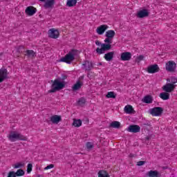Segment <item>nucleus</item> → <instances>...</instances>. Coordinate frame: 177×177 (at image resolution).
Segmentation results:
<instances>
[{
	"label": "nucleus",
	"mask_w": 177,
	"mask_h": 177,
	"mask_svg": "<svg viewBox=\"0 0 177 177\" xmlns=\"http://www.w3.org/2000/svg\"><path fill=\"white\" fill-rule=\"evenodd\" d=\"M53 3H55V1L46 0L44 4V8H52V6H53Z\"/></svg>",
	"instance_id": "nucleus-25"
},
{
	"label": "nucleus",
	"mask_w": 177,
	"mask_h": 177,
	"mask_svg": "<svg viewBox=\"0 0 177 177\" xmlns=\"http://www.w3.org/2000/svg\"><path fill=\"white\" fill-rule=\"evenodd\" d=\"M86 147L87 149H92V147H93V144H92V142H87L86 143Z\"/></svg>",
	"instance_id": "nucleus-39"
},
{
	"label": "nucleus",
	"mask_w": 177,
	"mask_h": 177,
	"mask_svg": "<svg viewBox=\"0 0 177 177\" xmlns=\"http://www.w3.org/2000/svg\"><path fill=\"white\" fill-rule=\"evenodd\" d=\"M26 55L29 56V57H34L35 56V53L33 50H28L26 51Z\"/></svg>",
	"instance_id": "nucleus-29"
},
{
	"label": "nucleus",
	"mask_w": 177,
	"mask_h": 177,
	"mask_svg": "<svg viewBox=\"0 0 177 177\" xmlns=\"http://www.w3.org/2000/svg\"><path fill=\"white\" fill-rule=\"evenodd\" d=\"M148 177H161V174L157 170H150L147 172Z\"/></svg>",
	"instance_id": "nucleus-15"
},
{
	"label": "nucleus",
	"mask_w": 177,
	"mask_h": 177,
	"mask_svg": "<svg viewBox=\"0 0 177 177\" xmlns=\"http://www.w3.org/2000/svg\"><path fill=\"white\" fill-rule=\"evenodd\" d=\"M165 67L167 71H169V73H175L176 70V63L174 61H169L166 64Z\"/></svg>",
	"instance_id": "nucleus-7"
},
{
	"label": "nucleus",
	"mask_w": 177,
	"mask_h": 177,
	"mask_svg": "<svg viewBox=\"0 0 177 177\" xmlns=\"http://www.w3.org/2000/svg\"><path fill=\"white\" fill-rule=\"evenodd\" d=\"M159 97L160 99H162V100H168L169 99V93H168L167 91L160 93Z\"/></svg>",
	"instance_id": "nucleus-21"
},
{
	"label": "nucleus",
	"mask_w": 177,
	"mask_h": 177,
	"mask_svg": "<svg viewBox=\"0 0 177 177\" xmlns=\"http://www.w3.org/2000/svg\"><path fill=\"white\" fill-rule=\"evenodd\" d=\"M163 109L161 107H155L151 109L150 113L151 115L154 117H158L160 114H162Z\"/></svg>",
	"instance_id": "nucleus-11"
},
{
	"label": "nucleus",
	"mask_w": 177,
	"mask_h": 177,
	"mask_svg": "<svg viewBox=\"0 0 177 177\" xmlns=\"http://www.w3.org/2000/svg\"><path fill=\"white\" fill-rule=\"evenodd\" d=\"M167 82H171L170 84H173V85H175L177 82V78L176 77H171L170 79H167Z\"/></svg>",
	"instance_id": "nucleus-32"
},
{
	"label": "nucleus",
	"mask_w": 177,
	"mask_h": 177,
	"mask_svg": "<svg viewBox=\"0 0 177 177\" xmlns=\"http://www.w3.org/2000/svg\"><path fill=\"white\" fill-rule=\"evenodd\" d=\"M145 164V161H139L137 162V165H138L139 167L144 165Z\"/></svg>",
	"instance_id": "nucleus-41"
},
{
	"label": "nucleus",
	"mask_w": 177,
	"mask_h": 177,
	"mask_svg": "<svg viewBox=\"0 0 177 177\" xmlns=\"http://www.w3.org/2000/svg\"><path fill=\"white\" fill-rule=\"evenodd\" d=\"M64 86H66V82H64V81H60L59 79L55 80L52 84V88L49 91V92L50 93H53L57 91L63 89Z\"/></svg>",
	"instance_id": "nucleus-4"
},
{
	"label": "nucleus",
	"mask_w": 177,
	"mask_h": 177,
	"mask_svg": "<svg viewBox=\"0 0 177 177\" xmlns=\"http://www.w3.org/2000/svg\"><path fill=\"white\" fill-rule=\"evenodd\" d=\"M25 165L26 163H24V162H18L13 165V168L17 169L19 168H23Z\"/></svg>",
	"instance_id": "nucleus-26"
},
{
	"label": "nucleus",
	"mask_w": 177,
	"mask_h": 177,
	"mask_svg": "<svg viewBox=\"0 0 177 177\" xmlns=\"http://www.w3.org/2000/svg\"><path fill=\"white\" fill-rule=\"evenodd\" d=\"M131 57L132 54L129 52H124L120 55V59L122 60V62H128L131 60Z\"/></svg>",
	"instance_id": "nucleus-13"
},
{
	"label": "nucleus",
	"mask_w": 177,
	"mask_h": 177,
	"mask_svg": "<svg viewBox=\"0 0 177 177\" xmlns=\"http://www.w3.org/2000/svg\"><path fill=\"white\" fill-rule=\"evenodd\" d=\"M6 80H9V71L6 68H0V84Z\"/></svg>",
	"instance_id": "nucleus-5"
},
{
	"label": "nucleus",
	"mask_w": 177,
	"mask_h": 177,
	"mask_svg": "<svg viewBox=\"0 0 177 177\" xmlns=\"http://www.w3.org/2000/svg\"><path fill=\"white\" fill-rule=\"evenodd\" d=\"M48 35L49 38H52L53 39H57V38L60 37V32H59L58 29L53 28L48 30Z\"/></svg>",
	"instance_id": "nucleus-6"
},
{
	"label": "nucleus",
	"mask_w": 177,
	"mask_h": 177,
	"mask_svg": "<svg viewBox=\"0 0 177 177\" xmlns=\"http://www.w3.org/2000/svg\"><path fill=\"white\" fill-rule=\"evenodd\" d=\"M16 173L15 171H10L8 173V177H16Z\"/></svg>",
	"instance_id": "nucleus-38"
},
{
	"label": "nucleus",
	"mask_w": 177,
	"mask_h": 177,
	"mask_svg": "<svg viewBox=\"0 0 177 177\" xmlns=\"http://www.w3.org/2000/svg\"><path fill=\"white\" fill-rule=\"evenodd\" d=\"M31 171H32V165L31 163H29L28 164V166H27L28 174H30Z\"/></svg>",
	"instance_id": "nucleus-36"
},
{
	"label": "nucleus",
	"mask_w": 177,
	"mask_h": 177,
	"mask_svg": "<svg viewBox=\"0 0 177 177\" xmlns=\"http://www.w3.org/2000/svg\"><path fill=\"white\" fill-rule=\"evenodd\" d=\"M106 97H108V99H115V95H114V92H109L106 95Z\"/></svg>",
	"instance_id": "nucleus-33"
},
{
	"label": "nucleus",
	"mask_w": 177,
	"mask_h": 177,
	"mask_svg": "<svg viewBox=\"0 0 177 177\" xmlns=\"http://www.w3.org/2000/svg\"><path fill=\"white\" fill-rule=\"evenodd\" d=\"M124 112L126 114H135V113H136L135 111V109H133V106H132L131 105H126L124 108Z\"/></svg>",
	"instance_id": "nucleus-14"
},
{
	"label": "nucleus",
	"mask_w": 177,
	"mask_h": 177,
	"mask_svg": "<svg viewBox=\"0 0 177 177\" xmlns=\"http://www.w3.org/2000/svg\"><path fill=\"white\" fill-rule=\"evenodd\" d=\"M82 85V84H81V82H77L75 85H73V90L78 91V89H80V88H81Z\"/></svg>",
	"instance_id": "nucleus-30"
},
{
	"label": "nucleus",
	"mask_w": 177,
	"mask_h": 177,
	"mask_svg": "<svg viewBox=\"0 0 177 177\" xmlns=\"http://www.w3.org/2000/svg\"><path fill=\"white\" fill-rule=\"evenodd\" d=\"M80 51L77 50H72L69 51V53L66 54L65 57L61 58L60 62L67 63V64H71L75 59V57L78 56Z\"/></svg>",
	"instance_id": "nucleus-2"
},
{
	"label": "nucleus",
	"mask_w": 177,
	"mask_h": 177,
	"mask_svg": "<svg viewBox=\"0 0 177 177\" xmlns=\"http://www.w3.org/2000/svg\"><path fill=\"white\" fill-rule=\"evenodd\" d=\"M55 167V165L53 164H50L48 166H46L45 168H44V170L46 171L48 169H52V168H54Z\"/></svg>",
	"instance_id": "nucleus-37"
},
{
	"label": "nucleus",
	"mask_w": 177,
	"mask_h": 177,
	"mask_svg": "<svg viewBox=\"0 0 177 177\" xmlns=\"http://www.w3.org/2000/svg\"><path fill=\"white\" fill-rule=\"evenodd\" d=\"M95 45H97V46H100L101 48L100 49H102V45H103V44H101V42L99 41H96Z\"/></svg>",
	"instance_id": "nucleus-40"
},
{
	"label": "nucleus",
	"mask_w": 177,
	"mask_h": 177,
	"mask_svg": "<svg viewBox=\"0 0 177 177\" xmlns=\"http://www.w3.org/2000/svg\"><path fill=\"white\" fill-rule=\"evenodd\" d=\"M106 39L101 45L102 48H97L96 53L98 55H103L106 51L111 49V44H113V38L115 37V31L113 30H109L105 32Z\"/></svg>",
	"instance_id": "nucleus-1"
},
{
	"label": "nucleus",
	"mask_w": 177,
	"mask_h": 177,
	"mask_svg": "<svg viewBox=\"0 0 177 177\" xmlns=\"http://www.w3.org/2000/svg\"><path fill=\"white\" fill-rule=\"evenodd\" d=\"M175 88H176V85L170 83H167L162 86L163 91H165V92H167V93L172 92Z\"/></svg>",
	"instance_id": "nucleus-10"
},
{
	"label": "nucleus",
	"mask_w": 177,
	"mask_h": 177,
	"mask_svg": "<svg viewBox=\"0 0 177 177\" xmlns=\"http://www.w3.org/2000/svg\"><path fill=\"white\" fill-rule=\"evenodd\" d=\"M120 125H121V123L117 121H114L111 123V127L112 128H120Z\"/></svg>",
	"instance_id": "nucleus-31"
},
{
	"label": "nucleus",
	"mask_w": 177,
	"mask_h": 177,
	"mask_svg": "<svg viewBox=\"0 0 177 177\" xmlns=\"http://www.w3.org/2000/svg\"><path fill=\"white\" fill-rule=\"evenodd\" d=\"M41 2H45V0H40Z\"/></svg>",
	"instance_id": "nucleus-42"
},
{
	"label": "nucleus",
	"mask_w": 177,
	"mask_h": 177,
	"mask_svg": "<svg viewBox=\"0 0 177 177\" xmlns=\"http://www.w3.org/2000/svg\"><path fill=\"white\" fill-rule=\"evenodd\" d=\"M86 100L85 98H80L78 101H77V104L79 106H84V104H85L86 103Z\"/></svg>",
	"instance_id": "nucleus-34"
},
{
	"label": "nucleus",
	"mask_w": 177,
	"mask_h": 177,
	"mask_svg": "<svg viewBox=\"0 0 177 177\" xmlns=\"http://www.w3.org/2000/svg\"><path fill=\"white\" fill-rule=\"evenodd\" d=\"M77 6V1L75 0H67L66 1V6L68 8H74V6Z\"/></svg>",
	"instance_id": "nucleus-23"
},
{
	"label": "nucleus",
	"mask_w": 177,
	"mask_h": 177,
	"mask_svg": "<svg viewBox=\"0 0 177 177\" xmlns=\"http://www.w3.org/2000/svg\"><path fill=\"white\" fill-rule=\"evenodd\" d=\"M92 67H93V65H92V62H90L89 61H85L82 64V68L84 70H86L87 71L91 70Z\"/></svg>",
	"instance_id": "nucleus-19"
},
{
	"label": "nucleus",
	"mask_w": 177,
	"mask_h": 177,
	"mask_svg": "<svg viewBox=\"0 0 177 177\" xmlns=\"http://www.w3.org/2000/svg\"><path fill=\"white\" fill-rule=\"evenodd\" d=\"M142 101L144 102V103H151L153 102V97L150 95H147L143 98Z\"/></svg>",
	"instance_id": "nucleus-27"
},
{
	"label": "nucleus",
	"mask_w": 177,
	"mask_h": 177,
	"mask_svg": "<svg viewBox=\"0 0 177 177\" xmlns=\"http://www.w3.org/2000/svg\"><path fill=\"white\" fill-rule=\"evenodd\" d=\"M145 59V56L143 55H138L136 58V62L137 63H140L142 62V60H143Z\"/></svg>",
	"instance_id": "nucleus-35"
},
{
	"label": "nucleus",
	"mask_w": 177,
	"mask_h": 177,
	"mask_svg": "<svg viewBox=\"0 0 177 177\" xmlns=\"http://www.w3.org/2000/svg\"><path fill=\"white\" fill-rule=\"evenodd\" d=\"M140 131V127L138 125H131L129 126L128 128V131L129 132H132L133 133H136Z\"/></svg>",
	"instance_id": "nucleus-17"
},
{
	"label": "nucleus",
	"mask_w": 177,
	"mask_h": 177,
	"mask_svg": "<svg viewBox=\"0 0 177 177\" xmlns=\"http://www.w3.org/2000/svg\"><path fill=\"white\" fill-rule=\"evenodd\" d=\"M73 125L76 128H80V127L82 125V121H81V120H79V119H74Z\"/></svg>",
	"instance_id": "nucleus-24"
},
{
	"label": "nucleus",
	"mask_w": 177,
	"mask_h": 177,
	"mask_svg": "<svg viewBox=\"0 0 177 177\" xmlns=\"http://www.w3.org/2000/svg\"><path fill=\"white\" fill-rule=\"evenodd\" d=\"M106 30H109V26L103 24L98 26L95 30V32L98 35H103V34L106 32Z\"/></svg>",
	"instance_id": "nucleus-9"
},
{
	"label": "nucleus",
	"mask_w": 177,
	"mask_h": 177,
	"mask_svg": "<svg viewBox=\"0 0 177 177\" xmlns=\"http://www.w3.org/2000/svg\"><path fill=\"white\" fill-rule=\"evenodd\" d=\"M98 177H110V174L106 170H100L97 173Z\"/></svg>",
	"instance_id": "nucleus-22"
},
{
	"label": "nucleus",
	"mask_w": 177,
	"mask_h": 177,
	"mask_svg": "<svg viewBox=\"0 0 177 177\" xmlns=\"http://www.w3.org/2000/svg\"><path fill=\"white\" fill-rule=\"evenodd\" d=\"M24 170L19 169L15 172L16 176H24Z\"/></svg>",
	"instance_id": "nucleus-28"
},
{
	"label": "nucleus",
	"mask_w": 177,
	"mask_h": 177,
	"mask_svg": "<svg viewBox=\"0 0 177 177\" xmlns=\"http://www.w3.org/2000/svg\"><path fill=\"white\" fill-rule=\"evenodd\" d=\"M137 16L138 17H139L140 19H142L143 17H147V16H149V11H147V10H142L138 11V12L137 13Z\"/></svg>",
	"instance_id": "nucleus-18"
},
{
	"label": "nucleus",
	"mask_w": 177,
	"mask_h": 177,
	"mask_svg": "<svg viewBox=\"0 0 177 177\" xmlns=\"http://www.w3.org/2000/svg\"><path fill=\"white\" fill-rule=\"evenodd\" d=\"M8 138L10 142H16L17 140H27V137L21 135V133L16 131L10 132L8 136Z\"/></svg>",
	"instance_id": "nucleus-3"
},
{
	"label": "nucleus",
	"mask_w": 177,
	"mask_h": 177,
	"mask_svg": "<svg viewBox=\"0 0 177 177\" xmlns=\"http://www.w3.org/2000/svg\"><path fill=\"white\" fill-rule=\"evenodd\" d=\"M25 13L27 16H34L37 13V8L34 6H28L25 10Z\"/></svg>",
	"instance_id": "nucleus-12"
},
{
	"label": "nucleus",
	"mask_w": 177,
	"mask_h": 177,
	"mask_svg": "<svg viewBox=\"0 0 177 177\" xmlns=\"http://www.w3.org/2000/svg\"><path fill=\"white\" fill-rule=\"evenodd\" d=\"M104 57L105 60H106V62H111V60H113V58L114 57V52L111 51L106 53Z\"/></svg>",
	"instance_id": "nucleus-20"
},
{
	"label": "nucleus",
	"mask_w": 177,
	"mask_h": 177,
	"mask_svg": "<svg viewBox=\"0 0 177 177\" xmlns=\"http://www.w3.org/2000/svg\"><path fill=\"white\" fill-rule=\"evenodd\" d=\"M50 120L53 124H59L62 121V116L54 115L50 118Z\"/></svg>",
	"instance_id": "nucleus-16"
},
{
	"label": "nucleus",
	"mask_w": 177,
	"mask_h": 177,
	"mask_svg": "<svg viewBox=\"0 0 177 177\" xmlns=\"http://www.w3.org/2000/svg\"><path fill=\"white\" fill-rule=\"evenodd\" d=\"M147 71L149 74H156L160 71V67L157 64L150 65L147 67Z\"/></svg>",
	"instance_id": "nucleus-8"
}]
</instances>
